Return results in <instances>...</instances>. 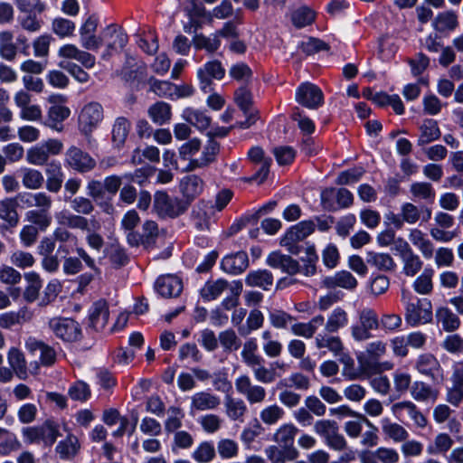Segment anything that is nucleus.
<instances>
[{
    "mask_svg": "<svg viewBox=\"0 0 463 463\" xmlns=\"http://www.w3.org/2000/svg\"><path fill=\"white\" fill-rule=\"evenodd\" d=\"M267 264L274 269H279L290 275L301 273L298 262L290 256L284 255L279 251L271 252L267 258Z\"/></svg>",
    "mask_w": 463,
    "mask_h": 463,
    "instance_id": "aec40b11",
    "label": "nucleus"
},
{
    "mask_svg": "<svg viewBox=\"0 0 463 463\" xmlns=\"http://www.w3.org/2000/svg\"><path fill=\"white\" fill-rule=\"evenodd\" d=\"M155 288L162 297L173 298L179 296L183 289V283L176 276L164 275L156 279Z\"/></svg>",
    "mask_w": 463,
    "mask_h": 463,
    "instance_id": "f3484780",
    "label": "nucleus"
},
{
    "mask_svg": "<svg viewBox=\"0 0 463 463\" xmlns=\"http://www.w3.org/2000/svg\"><path fill=\"white\" fill-rule=\"evenodd\" d=\"M182 118L188 124L194 126L200 131L207 129L212 118L207 114L206 110L187 107L183 109L181 114Z\"/></svg>",
    "mask_w": 463,
    "mask_h": 463,
    "instance_id": "4be33fe9",
    "label": "nucleus"
},
{
    "mask_svg": "<svg viewBox=\"0 0 463 463\" xmlns=\"http://www.w3.org/2000/svg\"><path fill=\"white\" fill-rule=\"evenodd\" d=\"M435 317L437 324L440 325L444 331L449 333L458 330L461 324L458 315L448 307H439L436 309Z\"/></svg>",
    "mask_w": 463,
    "mask_h": 463,
    "instance_id": "cd10ccee",
    "label": "nucleus"
},
{
    "mask_svg": "<svg viewBox=\"0 0 463 463\" xmlns=\"http://www.w3.org/2000/svg\"><path fill=\"white\" fill-rule=\"evenodd\" d=\"M285 415L284 410L277 404L269 405L260 412V418L265 424L274 425Z\"/></svg>",
    "mask_w": 463,
    "mask_h": 463,
    "instance_id": "680f3d73",
    "label": "nucleus"
},
{
    "mask_svg": "<svg viewBox=\"0 0 463 463\" xmlns=\"http://www.w3.org/2000/svg\"><path fill=\"white\" fill-rule=\"evenodd\" d=\"M194 43L197 49H204L209 52L217 51L221 46V40L216 33L209 36L196 35Z\"/></svg>",
    "mask_w": 463,
    "mask_h": 463,
    "instance_id": "338daca9",
    "label": "nucleus"
},
{
    "mask_svg": "<svg viewBox=\"0 0 463 463\" xmlns=\"http://www.w3.org/2000/svg\"><path fill=\"white\" fill-rule=\"evenodd\" d=\"M52 31L61 38L71 37L75 32V24L62 17L55 18L52 21Z\"/></svg>",
    "mask_w": 463,
    "mask_h": 463,
    "instance_id": "69168bd1",
    "label": "nucleus"
},
{
    "mask_svg": "<svg viewBox=\"0 0 463 463\" xmlns=\"http://www.w3.org/2000/svg\"><path fill=\"white\" fill-rule=\"evenodd\" d=\"M458 25V15L453 11L439 13L432 23L433 28L438 32L453 31Z\"/></svg>",
    "mask_w": 463,
    "mask_h": 463,
    "instance_id": "de8ad7c7",
    "label": "nucleus"
},
{
    "mask_svg": "<svg viewBox=\"0 0 463 463\" xmlns=\"http://www.w3.org/2000/svg\"><path fill=\"white\" fill-rule=\"evenodd\" d=\"M221 404L219 396L210 392H198L191 396L190 409L192 411L214 410Z\"/></svg>",
    "mask_w": 463,
    "mask_h": 463,
    "instance_id": "393cba45",
    "label": "nucleus"
},
{
    "mask_svg": "<svg viewBox=\"0 0 463 463\" xmlns=\"http://www.w3.org/2000/svg\"><path fill=\"white\" fill-rule=\"evenodd\" d=\"M131 124L129 120L124 117H118L115 119L112 126V143L116 147H121L128 136Z\"/></svg>",
    "mask_w": 463,
    "mask_h": 463,
    "instance_id": "58836bf2",
    "label": "nucleus"
},
{
    "mask_svg": "<svg viewBox=\"0 0 463 463\" xmlns=\"http://www.w3.org/2000/svg\"><path fill=\"white\" fill-rule=\"evenodd\" d=\"M63 149V144L56 138H50L30 147L26 152L28 164L42 166L49 163L51 156L60 155Z\"/></svg>",
    "mask_w": 463,
    "mask_h": 463,
    "instance_id": "f03ea898",
    "label": "nucleus"
},
{
    "mask_svg": "<svg viewBox=\"0 0 463 463\" xmlns=\"http://www.w3.org/2000/svg\"><path fill=\"white\" fill-rule=\"evenodd\" d=\"M0 219L8 222L11 226H15L18 223L19 217L14 199L5 198L0 200Z\"/></svg>",
    "mask_w": 463,
    "mask_h": 463,
    "instance_id": "603ef678",
    "label": "nucleus"
},
{
    "mask_svg": "<svg viewBox=\"0 0 463 463\" xmlns=\"http://www.w3.org/2000/svg\"><path fill=\"white\" fill-rule=\"evenodd\" d=\"M325 323L323 316L318 315L314 317L311 320L307 323H295L291 325L290 330L293 335L302 336L305 338H311L317 330L322 326Z\"/></svg>",
    "mask_w": 463,
    "mask_h": 463,
    "instance_id": "c756f323",
    "label": "nucleus"
},
{
    "mask_svg": "<svg viewBox=\"0 0 463 463\" xmlns=\"http://www.w3.org/2000/svg\"><path fill=\"white\" fill-rule=\"evenodd\" d=\"M360 419L369 427V430L361 433L360 444L365 448H373L379 442L378 429L364 415H360Z\"/></svg>",
    "mask_w": 463,
    "mask_h": 463,
    "instance_id": "0e129e2a",
    "label": "nucleus"
},
{
    "mask_svg": "<svg viewBox=\"0 0 463 463\" xmlns=\"http://www.w3.org/2000/svg\"><path fill=\"white\" fill-rule=\"evenodd\" d=\"M349 323V317L347 312L337 307L334 308L327 316L325 324V329L327 333H336L340 329L345 327Z\"/></svg>",
    "mask_w": 463,
    "mask_h": 463,
    "instance_id": "2f4dec72",
    "label": "nucleus"
},
{
    "mask_svg": "<svg viewBox=\"0 0 463 463\" xmlns=\"http://www.w3.org/2000/svg\"><path fill=\"white\" fill-rule=\"evenodd\" d=\"M103 43L106 42V51L102 53V59L111 55L112 51L123 48L128 43L127 34L116 25H109L102 31Z\"/></svg>",
    "mask_w": 463,
    "mask_h": 463,
    "instance_id": "2eb2a0df",
    "label": "nucleus"
},
{
    "mask_svg": "<svg viewBox=\"0 0 463 463\" xmlns=\"http://www.w3.org/2000/svg\"><path fill=\"white\" fill-rule=\"evenodd\" d=\"M316 13L307 6H301L292 14V23L297 27H305L314 22Z\"/></svg>",
    "mask_w": 463,
    "mask_h": 463,
    "instance_id": "052dcab7",
    "label": "nucleus"
},
{
    "mask_svg": "<svg viewBox=\"0 0 463 463\" xmlns=\"http://www.w3.org/2000/svg\"><path fill=\"white\" fill-rule=\"evenodd\" d=\"M420 137L418 145L422 146L433 142L439 138L440 130L438 122L434 119H425L420 127Z\"/></svg>",
    "mask_w": 463,
    "mask_h": 463,
    "instance_id": "a19ab883",
    "label": "nucleus"
},
{
    "mask_svg": "<svg viewBox=\"0 0 463 463\" xmlns=\"http://www.w3.org/2000/svg\"><path fill=\"white\" fill-rule=\"evenodd\" d=\"M336 199V203L339 207L345 208L353 203V194L345 188L335 189L326 188L321 193V203L323 207L327 210L335 208L334 199Z\"/></svg>",
    "mask_w": 463,
    "mask_h": 463,
    "instance_id": "f8f14e48",
    "label": "nucleus"
},
{
    "mask_svg": "<svg viewBox=\"0 0 463 463\" xmlns=\"http://www.w3.org/2000/svg\"><path fill=\"white\" fill-rule=\"evenodd\" d=\"M218 151V145L215 142H209V144L204 146L202 156L200 158L191 160L189 162L186 168L188 170H194L197 167H203L206 165H208L210 162H212L214 159V156Z\"/></svg>",
    "mask_w": 463,
    "mask_h": 463,
    "instance_id": "4d7b16f0",
    "label": "nucleus"
},
{
    "mask_svg": "<svg viewBox=\"0 0 463 463\" xmlns=\"http://www.w3.org/2000/svg\"><path fill=\"white\" fill-rule=\"evenodd\" d=\"M245 283L250 287H259L267 290L273 283V276L267 269L254 270L246 276Z\"/></svg>",
    "mask_w": 463,
    "mask_h": 463,
    "instance_id": "a18cd8bd",
    "label": "nucleus"
},
{
    "mask_svg": "<svg viewBox=\"0 0 463 463\" xmlns=\"http://www.w3.org/2000/svg\"><path fill=\"white\" fill-rule=\"evenodd\" d=\"M315 231V224L311 221H302L291 226L283 238L280 244L286 247L291 253H297L296 243L305 240Z\"/></svg>",
    "mask_w": 463,
    "mask_h": 463,
    "instance_id": "9d476101",
    "label": "nucleus"
},
{
    "mask_svg": "<svg viewBox=\"0 0 463 463\" xmlns=\"http://www.w3.org/2000/svg\"><path fill=\"white\" fill-rule=\"evenodd\" d=\"M234 101L238 107L248 116V118L240 123L241 128H248L256 121V113L251 109L252 97L250 92L244 87L239 88L234 93Z\"/></svg>",
    "mask_w": 463,
    "mask_h": 463,
    "instance_id": "dca6fc26",
    "label": "nucleus"
},
{
    "mask_svg": "<svg viewBox=\"0 0 463 463\" xmlns=\"http://www.w3.org/2000/svg\"><path fill=\"white\" fill-rule=\"evenodd\" d=\"M261 340L263 352L268 357L275 358L280 355L283 349L282 344L274 339L269 330H264L261 333Z\"/></svg>",
    "mask_w": 463,
    "mask_h": 463,
    "instance_id": "864d4df0",
    "label": "nucleus"
},
{
    "mask_svg": "<svg viewBox=\"0 0 463 463\" xmlns=\"http://www.w3.org/2000/svg\"><path fill=\"white\" fill-rule=\"evenodd\" d=\"M52 106L47 111L45 125L56 131H61V123L71 115V109L65 105L67 99L64 95L58 94L51 97Z\"/></svg>",
    "mask_w": 463,
    "mask_h": 463,
    "instance_id": "0eeeda50",
    "label": "nucleus"
},
{
    "mask_svg": "<svg viewBox=\"0 0 463 463\" xmlns=\"http://www.w3.org/2000/svg\"><path fill=\"white\" fill-rule=\"evenodd\" d=\"M214 457V446L209 441L202 442L192 454V458L198 463H209Z\"/></svg>",
    "mask_w": 463,
    "mask_h": 463,
    "instance_id": "bf43d9fd",
    "label": "nucleus"
},
{
    "mask_svg": "<svg viewBox=\"0 0 463 463\" xmlns=\"http://www.w3.org/2000/svg\"><path fill=\"white\" fill-rule=\"evenodd\" d=\"M226 413L233 420H239L246 411L243 401L227 396L225 399Z\"/></svg>",
    "mask_w": 463,
    "mask_h": 463,
    "instance_id": "774afa93",
    "label": "nucleus"
},
{
    "mask_svg": "<svg viewBox=\"0 0 463 463\" xmlns=\"http://www.w3.org/2000/svg\"><path fill=\"white\" fill-rule=\"evenodd\" d=\"M366 262L371 267L383 271H391L396 268V263L389 253L368 251Z\"/></svg>",
    "mask_w": 463,
    "mask_h": 463,
    "instance_id": "f704fd0d",
    "label": "nucleus"
},
{
    "mask_svg": "<svg viewBox=\"0 0 463 463\" xmlns=\"http://www.w3.org/2000/svg\"><path fill=\"white\" fill-rule=\"evenodd\" d=\"M405 411L413 424L419 429H424L428 425V420L418 407L411 401H403L393 403L391 407V411L397 419H401L402 411Z\"/></svg>",
    "mask_w": 463,
    "mask_h": 463,
    "instance_id": "4468645a",
    "label": "nucleus"
},
{
    "mask_svg": "<svg viewBox=\"0 0 463 463\" xmlns=\"http://www.w3.org/2000/svg\"><path fill=\"white\" fill-rule=\"evenodd\" d=\"M65 165L79 172H87L95 166L94 159L77 146H71L65 153Z\"/></svg>",
    "mask_w": 463,
    "mask_h": 463,
    "instance_id": "9b49d317",
    "label": "nucleus"
},
{
    "mask_svg": "<svg viewBox=\"0 0 463 463\" xmlns=\"http://www.w3.org/2000/svg\"><path fill=\"white\" fill-rule=\"evenodd\" d=\"M321 283L326 288L339 287L348 290H353L357 286L356 279L347 270H341L333 276L325 277Z\"/></svg>",
    "mask_w": 463,
    "mask_h": 463,
    "instance_id": "412c9836",
    "label": "nucleus"
},
{
    "mask_svg": "<svg viewBox=\"0 0 463 463\" xmlns=\"http://www.w3.org/2000/svg\"><path fill=\"white\" fill-rule=\"evenodd\" d=\"M13 40L14 35L11 32H0V56L8 61H14L17 54V48Z\"/></svg>",
    "mask_w": 463,
    "mask_h": 463,
    "instance_id": "3c124183",
    "label": "nucleus"
},
{
    "mask_svg": "<svg viewBox=\"0 0 463 463\" xmlns=\"http://www.w3.org/2000/svg\"><path fill=\"white\" fill-rule=\"evenodd\" d=\"M453 445V439L447 433H439L434 439L428 444L427 453L429 455H439L448 452Z\"/></svg>",
    "mask_w": 463,
    "mask_h": 463,
    "instance_id": "8fccbe9b",
    "label": "nucleus"
},
{
    "mask_svg": "<svg viewBox=\"0 0 463 463\" xmlns=\"http://www.w3.org/2000/svg\"><path fill=\"white\" fill-rule=\"evenodd\" d=\"M19 175L21 177L24 187L30 190L40 189L43 183L44 177L42 172L35 168L31 167H21L19 169Z\"/></svg>",
    "mask_w": 463,
    "mask_h": 463,
    "instance_id": "c9c22d12",
    "label": "nucleus"
},
{
    "mask_svg": "<svg viewBox=\"0 0 463 463\" xmlns=\"http://www.w3.org/2000/svg\"><path fill=\"white\" fill-rule=\"evenodd\" d=\"M380 423L383 433L393 442H402L409 438L408 430L401 424L392 422L389 418H383Z\"/></svg>",
    "mask_w": 463,
    "mask_h": 463,
    "instance_id": "473e14b6",
    "label": "nucleus"
},
{
    "mask_svg": "<svg viewBox=\"0 0 463 463\" xmlns=\"http://www.w3.org/2000/svg\"><path fill=\"white\" fill-rule=\"evenodd\" d=\"M45 165L46 188L52 193H57L61 188L64 179L61 165L59 161L52 160Z\"/></svg>",
    "mask_w": 463,
    "mask_h": 463,
    "instance_id": "5701e85b",
    "label": "nucleus"
},
{
    "mask_svg": "<svg viewBox=\"0 0 463 463\" xmlns=\"http://www.w3.org/2000/svg\"><path fill=\"white\" fill-rule=\"evenodd\" d=\"M410 242L420 252L425 260H430L434 254V244L421 230L412 228L409 231Z\"/></svg>",
    "mask_w": 463,
    "mask_h": 463,
    "instance_id": "6ab92c4d",
    "label": "nucleus"
},
{
    "mask_svg": "<svg viewBox=\"0 0 463 463\" xmlns=\"http://www.w3.org/2000/svg\"><path fill=\"white\" fill-rule=\"evenodd\" d=\"M104 118V109L100 103L90 101L85 104L78 116L80 131L88 136L97 129Z\"/></svg>",
    "mask_w": 463,
    "mask_h": 463,
    "instance_id": "20e7f679",
    "label": "nucleus"
},
{
    "mask_svg": "<svg viewBox=\"0 0 463 463\" xmlns=\"http://www.w3.org/2000/svg\"><path fill=\"white\" fill-rule=\"evenodd\" d=\"M411 396L416 402H434L439 396V392L424 382H414L411 386Z\"/></svg>",
    "mask_w": 463,
    "mask_h": 463,
    "instance_id": "c85d7f7f",
    "label": "nucleus"
},
{
    "mask_svg": "<svg viewBox=\"0 0 463 463\" xmlns=\"http://www.w3.org/2000/svg\"><path fill=\"white\" fill-rule=\"evenodd\" d=\"M298 428L292 423L281 425L274 434V439L283 447H289L293 444Z\"/></svg>",
    "mask_w": 463,
    "mask_h": 463,
    "instance_id": "5fc2aeb1",
    "label": "nucleus"
},
{
    "mask_svg": "<svg viewBox=\"0 0 463 463\" xmlns=\"http://www.w3.org/2000/svg\"><path fill=\"white\" fill-rule=\"evenodd\" d=\"M295 99L298 104L309 109H316L322 106L324 95L318 86L306 81L297 88Z\"/></svg>",
    "mask_w": 463,
    "mask_h": 463,
    "instance_id": "6e6552de",
    "label": "nucleus"
},
{
    "mask_svg": "<svg viewBox=\"0 0 463 463\" xmlns=\"http://www.w3.org/2000/svg\"><path fill=\"white\" fill-rule=\"evenodd\" d=\"M100 227H101V224H100L99 221H98L96 218L92 217V218H90V223L87 226V229L83 230V231L87 232L85 240H86L88 246L96 251H100L104 246V239L98 232V231L100 229Z\"/></svg>",
    "mask_w": 463,
    "mask_h": 463,
    "instance_id": "ea45409f",
    "label": "nucleus"
},
{
    "mask_svg": "<svg viewBox=\"0 0 463 463\" xmlns=\"http://www.w3.org/2000/svg\"><path fill=\"white\" fill-rule=\"evenodd\" d=\"M58 56L64 60H75L86 69H92L96 64L94 55L72 43L61 46L58 50Z\"/></svg>",
    "mask_w": 463,
    "mask_h": 463,
    "instance_id": "ddd939ff",
    "label": "nucleus"
},
{
    "mask_svg": "<svg viewBox=\"0 0 463 463\" xmlns=\"http://www.w3.org/2000/svg\"><path fill=\"white\" fill-rule=\"evenodd\" d=\"M7 362L19 379L26 380L28 378L26 360L22 350L14 346L10 347L7 352Z\"/></svg>",
    "mask_w": 463,
    "mask_h": 463,
    "instance_id": "bb28decb",
    "label": "nucleus"
},
{
    "mask_svg": "<svg viewBox=\"0 0 463 463\" xmlns=\"http://www.w3.org/2000/svg\"><path fill=\"white\" fill-rule=\"evenodd\" d=\"M180 190L187 200H193L203 190V181L197 175L184 176L180 183Z\"/></svg>",
    "mask_w": 463,
    "mask_h": 463,
    "instance_id": "72a5a7b5",
    "label": "nucleus"
},
{
    "mask_svg": "<svg viewBox=\"0 0 463 463\" xmlns=\"http://www.w3.org/2000/svg\"><path fill=\"white\" fill-rule=\"evenodd\" d=\"M402 264V273L407 277H414L423 266V261L414 251L400 259Z\"/></svg>",
    "mask_w": 463,
    "mask_h": 463,
    "instance_id": "13d9d810",
    "label": "nucleus"
},
{
    "mask_svg": "<svg viewBox=\"0 0 463 463\" xmlns=\"http://www.w3.org/2000/svg\"><path fill=\"white\" fill-rule=\"evenodd\" d=\"M228 283L224 279L207 281L200 290V295L204 301H212L218 298L227 288Z\"/></svg>",
    "mask_w": 463,
    "mask_h": 463,
    "instance_id": "49530a36",
    "label": "nucleus"
},
{
    "mask_svg": "<svg viewBox=\"0 0 463 463\" xmlns=\"http://www.w3.org/2000/svg\"><path fill=\"white\" fill-rule=\"evenodd\" d=\"M109 320V308L104 301H98L89 311V325L96 331L102 330Z\"/></svg>",
    "mask_w": 463,
    "mask_h": 463,
    "instance_id": "a878e982",
    "label": "nucleus"
},
{
    "mask_svg": "<svg viewBox=\"0 0 463 463\" xmlns=\"http://www.w3.org/2000/svg\"><path fill=\"white\" fill-rule=\"evenodd\" d=\"M401 298L405 308L404 317L407 324L418 326L432 321V304L430 299L415 298L405 289L402 290Z\"/></svg>",
    "mask_w": 463,
    "mask_h": 463,
    "instance_id": "f257e3e1",
    "label": "nucleus"
},
{
    "mask_svg": "<svg viewBox=\"0 0 463 463\" xmlns=\"http://www.w3.org/2000/svg\"><path fill=\"white\" fill-rule=\"evenodd\" d=\"M317 348H326L335 356H338L344 351V345L339 336L318 334L315 337Z\"/></svg>",
    "mask_w": 463,
    "mask_h": 463,
    "instance_id": "c03bdc74",
    "label": "nucleus"
},
{
    "mask_svg": "<svg viewBox=\"0 0 463 463\" xmlns=\"http://www.w3.org/2000/svg\"><path fill=\"white\" fill-rule=\"evenodd\" d=\"M140 218L135 210L128 211L122 220L121 228L127 234L128 242L131 246H138L143 241L140 234L134 232V228L139 223Z\"/></svg>",
    "mask_w": 463,
    "mask_h": 463,
    "instance_id": "b1692460",
    "label": "nucleus"
},
{
    "mask_svg": "<svg viewBox=\"0 0 463 463\" xmlns=\"http://www.w3.org/2000/svg\"><path fill=\"white\" fill-rule=\"evenodd\" d=\"M434 269L427 267L412 282L413 290L420 295H430L433 291Z\"/></svg>",
    "mask_w": 463,
    "mask_h": 463,
    "instance_id": "4c0bfd02",
    "label": "nucleus"
},
{
    "mask_svg": "<svg viewBox=\"0 0 463 463\" xmlns=\"http://www.w3.org/2000/svg\"><path fill=\"white\" fill-rule=\"evenodd\" d=\"M416 370L423 375L434 378L440 371V364L431 354H421L415 362Z\"/></svg>",
    "mask_w": 463,
    "mask_h": 463,
    "instance_id": "7c9ffc66",
    "label": "nucleus"
},
{
    "mask_svg": "<svg viewBox=\"0 0 463 463\" xmlns=\"http://www.w3.org/2000/svg\"><path fill=\"white\" fill-rule=\"evenodd\" d=\"M25 220L37 226L40 231H46L52 223V216L49 211L29 210L25 213Z\"/></svg>",
    "mask_w": 463,
    "mask_h": 463,
    "instance_id": "6e6d98bb",
    "label": "nucleus"
},
{
    "mask_svg": "<svg viewBox=\"0 0 463 463\" xmlns=\"http://www.w3.org/2000/svg\"><path fill=\"white\" fill-rule=\"evenodd\" d=\"M147 112L151 120L159 126L168 123L172 117L171 106L163 101H158L150 106Z\"/></svg>",
    "mask_w": 463,
    "mask_h": 463,
    "instance_id": "37998d69",
    "label": "nucleus"
},
{
    "mask_svg": "<svg viewBox=\"0 0 463 463\" xmlns=\"http://www.w3.org/2000/svg\"><path fill=\"white\" fill-rule=\"evenodd\" d=\"M55 218L59 224L74 229L84 230L90 223V219L72 214L67 210L56 213Z\"/></svg>",
    "mask_w": 463,
    "mask_h": 463,
    "instance_id": "79ce46f5",
    "label": "nucleus"
},
{
    "mask_svg": "<svg viewBox=\"0 0 463 463\" xmlns=\"http://www.w3.org/2000/svg\"><path fill=\"white\" fill-rule=\"evenodd\" d=\"M24 279L27 283L24 291V298L28 302H33L39 296L43 283L39 274L31 271L24 274Z\"/></svg>",
    "mask_w": 463,
    "mask_h": 463,
    "instance_id": "09e8293b",
    "label": "nucleus"
},
{
    "mask_svg": "<svg viewBox=\"0 0 463 463\" xmlns=\"http://www.w3.org/2000/svg\"><path fill=\"white\" fill-rule=\"evenodd\" d=\"M225 76V69L217 60L207 61L197 70L199 87L203 93L213 90V80H221Z\"/></svg>",
    "mask_w": 463,
    "mask_h": 463,
    "instance_id": "423d86ee",
    "label": "nucleus"
},
{
    "mask_svg": "<svg viewBox=\"0 0 463 463\" xmlns=\"http://www.w3.org/2000/svg\"><path fill=\"white\" fill-rule=\"evenodd\" d=\"M49 326L57 337L66 342L77 341L81 335L80 325L71 318L53 317Z\"/></svg>",
    "mask_w": 463,
    "mask_h": 463,
    "instance_id": "1a4fd4ad",
    "label": "nucleus"
},
{
    "mask_svg": "<svg viewBox=\"0 0 463 463\" xmlns=\"http://www.w3.org/2000/svg\"><path fill=\"white\" fill-rule=\"evenodd\" d=\"M308 386V378L300 373H292L288 378L282 379L277 383L278 389L295 387L299 390H307Z\"/></svg>",
    "mask_w": 463,
    "mask_h": 463,
    "instance_id": "e2e57ef3",
    "label": "nucleus"
},
{
    "mask_svg": "<svg viewBox=\"0 0 463 463\" xmlns=\"http://www.w3.org/2000/svg\"><path fill=\"white\" fill-rule=\"evenodd\" d=\"M248 265L249 260L245 251L228 254L221 261L222 269L232 275L241 274L248 268Z\"/></svg>",
    "mask_w": 463,
    "mask_h": 463,
    "instance_id": "a211bd4d",
    "label": "nucleus"
},
{
    "mask_svg": "<svg viewBox=\"0 0 463 463\" xmlns=\"http://www.w3.org/2000/svg\"><path fill=\"white\" fill-rule=\"evenodd\" d=\"M153 208L159 216L176 217L185 211L186 205L180 199L157 191L154 194Z\"/></svg>",
    "mask_w": 463,
    "mask_h": 463,
    "instance_id": "39448f33",
    "label": "nucleus"
},
{
    "mask_svg": "<svg viewBox=\"0 0 463 463\" xmlns=\"http://www.w3.org/2000/svg\"><path fill=\"white\" fill-rule=\"evenodd\" d=\"M379 327V318L376 312L364 307L358 312V323L352 325L351 335L354 341L363 342L370 339L372 331Z\"/></svg>",
    "mask_w": 463,
    "mask_h": 463,
    "instance_id": "7ed1b4c3",
    "label": "nucleus"
},
{
    "mask_svg": "<svg viewBox=\"0 0 463 463\" xmlns=\"http://www.w3.org/2000/svg\"><path fill=\"white\" fill-rule=\"evenodd\" d=\"M80 449L79 439L76 436L69 434L65 439L61 440L56 446V453L61 459L69 460L73 458Z\"/></svg>",
    "mask_w": 463,
    "mask_h": 463,
    "instance_id": "e433bc0d",
    "label": "nucleus"
}]
</instances>
